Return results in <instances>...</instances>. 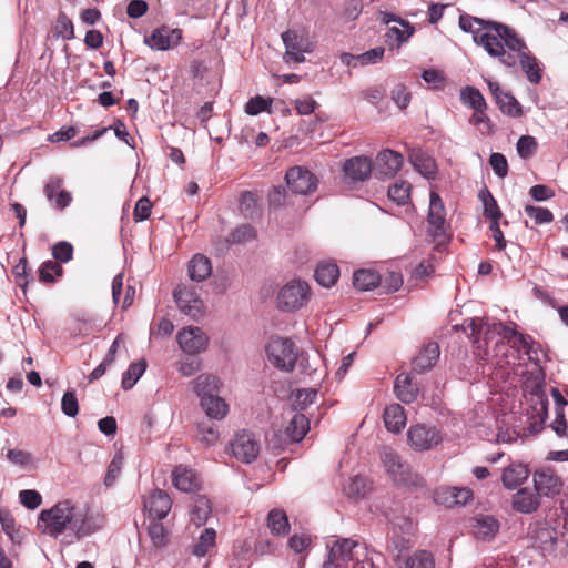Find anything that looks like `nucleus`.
<instances>
[{
	"label": "nucleus",
	"instance_id": "obj_2",
	"mask_svg": "<svg viewBox=\"0 0 568 568\" xmlns=\"http://www.w3.org/2000/svg\"><path fill=\"white\" fill-rule=\"evenodd\" d=\"M505 36L500 48H497V54H493L491 58H497L503 65L509 69L519 64L528 81L532 84H539L542 71L538 59L513 29L509 28Z\"/></svg>",
	"mask_w": 568,
	"mask_h": 568
},
{
	"label": "nucleus",
	"instance_id": "obj_39",
	"mask_svg": "<svg viewBox=\"0 0 568 568\" xmlns=\"http://www.w3.org/2000/svg\"><path fill=\"white\" fill-rule=\"evenodd\" d=\"M308 428V419L306 416L303 414H295L286 427V434L292 440L300 442L304 438Z\"/></svg>",
	"mask_w": 568,
	"mask_h": 568
},
{
	"label": "nucleus",
	"instance_id": "obj_24",
	"mask_svg": "<svg viewBox=\"0 0 568 568\" xmlns=\"http://www.w3.org/2000/svg\"><path fill=\"white\" fill-rule=\"evenodd\" d=\"M172 481L176 489L191 493L200 487V478L196 473L185 466H176L172 474Z\"/></svg>",
	"mask_w": 568,
	"mask_h": 568
},
{
	"label": "nucleus",
	"instance_id": "obj_7",
	"mask_svg": "<svg viewBox=\"0 0 568 568\" xmlns=\"http://www.w3.org/2000/svg\"><path fill=\"white\" fill-rule=\"evenodd\" d=\"M268 361L277 368L292 372L297 359L295 344L283 337H272L266 346Z\"/></svg>",
	"mask_w": 568,
	"mask_h": 568
},
{
	"label": "nucleus",
	"instance_id": "obj_14",
	"mask_svg": "<svg viewBox=\"0 0 568 568\" xmlns=\"http://www.w3.org/2000/svg\"><path fill=\"white\" fill-rule=\"evenodd\" d=\"M176 341L180 348L187 355L202 353L209 345L206 334L200 327L195 326L182 328L176 335Z\"/></svg>",
	"mask_w": 568,
	"mask_h": 568
},
{
	"label": "nucleus",
	"instance_id": "obj_25",
	"mask_svg": "<svg viewBox=\"0 0 568 568\" xmlns=\"http://www.w3.org/2000/svg\"><path fill=\"white\" fill-rule=\"evenodd\" d=\"M220 388L221 381L212 374H200L193 381V389L200 398V403L206 397H213L217 395L220 393Z\"/></svg>",
	"mask_w": 568,
	"mask_h": 568
},
{
	"label": "nucleus",
	"instance_id": "obj_20",
	"mask_svg": "<svg viewBox=\"0 0 568 568\" xmlns=\"http://www.w3.org/2000/svg\"><path fill=\"white\" fill-rule=\"evenodd\" d=\"M144 508L151 517L161 520L170 513L172 508V500L168 493L161 489H155L144 500Z\"/></svg>",
	"mask_w": 568,
	"mask_h": 568
},
{
	"label": "nucleus",
	"instance_id": "obj_18",
	"mask_svg": "<svg viewBox=\"0 0 568 568\" xmlns=\"http://www.w3.org/2000/svg\"><path fill=\"white\" fill-rule=\"evenodd\" d=\"M62 185L63 179L53 175L48 179L43 189L47 200L58 210L68 207L72 202L71 193L62 189Z\"/></svg>",
	"mask_w": 568,
	"mask_h": 568
},
{
	"label": "nucleus",
	"instance_id": "obj_42",
	"mask_svg": "<svg viewBox=\"0 0 568 568\" xmlns=\"http://www.w3.org/2000/svg\"><path fill=\"white\" fill-rule=\"evenodd\" d=\"M215 538L216 532L213 528L204 529L194 545L193 554L197 557H204L215 546Z\"/></svg>",
	"mask_w": 568,
	"mask_h": 568
},
{
	"label": "nucleus",
	"instance_id": "obj_15",
	"mask_svg": "<svg viewBox=\"0 0 568 568\" xmlns=\"http://www.w3.org/2000/svg\"><path fill=\"white\" fill-rule=\"evenodd\" d=\"M534 487L539 497H554L560 493L562 480L554 469L547 467L534 473Z\"/></svg>",
	"mask_w": 568,
	"mask_h": 568
},
{
	"label": "nucleus",
	"instance_id": "obj_46",
	"mask_svg": "<svg viewBox=\"0 0 568 568\" xmlns=\"http://www.w3.org/2000/svg\"><path fill=\"white\" fill-rule=\"evenodd\" d=\"M496 103L503 113L510 116H519L521 114V106L519 102L510 93L505 92L497 97Z\"/></svg>",
	"mask_w": 568,
	"mask_h": 568
},
{
	"label": "nucleus",
	"instance_id": "obj_29",
	"mask_svg": "<svg viewBox=\"0 0 568 568\" xmlns=\"http://www.w3.org/2000/svg\"><path fill=\"white\" fill-rule=\"evenodd\" d=\"M531 538L535 540L542 552L554 551L557 544L556 530L546 524L537 526L531 531Z\"/></svg>",
	"mask_w": 568,
	"mask_h": 568
},
{
	"label": "nucleus",
	"instance_id": "obj_22",
	"mask_svg": "<svg viewBox=\"0 0 568 568\" xmlns=\"http://www.w3.org/2000/svg\"><path fill=\"white\" fill-rule=\"evenodd\" d=\"M473 498V493L469 488L447 487L439 489L435 493L434 499L438 504H444L448 507L455 505H465Z\"/></svg>",
	"mask_w": 568,
	"mask_h": 568
},
{
	"label": "nucleus",
	"instance_id": "obj_51",
	"mask_svg": "<svg viewBox=\"0 0 568 568\" xmlns=\"http://www.w3.org/2000/svg\"><path fill=\"white\" fill-rule=\"evenodd\" d=\"M201 368V359L193 355L183 356L178 363V371L182 376H191Z\"/></svg>",
	"mask_w": 568,
	"mask_h": 568
},
{
	"label": "nucleus",
	"instance_id": "obj_41",
	"mask_svg": "<svg viewBox=\"0 0 568 568\" xmlns=\"http://www.w3.org/2000/svg\"><path fill=\"white\" fill-rule=\"evenodd\" d=\"M145 369L146 362L144 359L131 363L122 376V388L125 390L131 389L143 375Z\"/></svg>",
	"mask_w": 568,
	"mask_h": 568
},
{
	"label": "nucleus",
	"instance_id": "obj_8",
	"mask_svg": "<svg viewBox=\"0 0 568 568\" xmlns=\"http://www.w3.org/2000/svg\"><path fill=\"white\" fill-rule=\"evenodd\" d=\"M428 235L438 244L446 242L449 239L448 229L449 224L446 221L445 205L436 192H430L429 207L427 214Z\"/></svg>",
	"mask_w": 568,
	"mask_h": 568
},
{
	"label": "nucleus",
	"instance_id": "obj_11",
	"mask_svg": "<svg viewBox=\"0 0 568 568\" xmlns=\"http://www.w3.org/2000/svg\"><path fill=\"white\" fill-rule=\"evenodd\" d=\"M231 454L245 464L254 462L260 454V443L254 434L241 430L230 443Z\"/></svg>",
	"mask_w": 568,
	"mask_h": 568
},
{
	"label": "nucleus",
	"instance_id": "obj_37",
	"mask_svg": "<svg viewBox=\"0 0 568 568\" xmlns=\"http://www.w3.org/2000/svg\"><path fill=\"white\" fill-rule=\"evenodd\" d=\"M267 526L273 535H286L290 530L286 513L282 509H272L267 516Z\"/></svg>",
	"mask_w": 568,
	"mask_h": 568
},
{
	"label": "nucleus",
	"instance_id": "obj_34",
	"mask_svg": "<svg viewBox=\"0 0 568 568\" xmlns=\"http://www.w3.org/2000/svg\"><path fill=\"white\" fill-rule=\"evenodd\" d=\"M189 276L192 281L202 282L212 273L211 261L201 254H196L189 263Z\"/></svg>",
	"mask_w": 568,
	"mask_h": 568
},
{
	"label": "nucleus",
	"instance_id": "obj_23",
	"mask_svg": "<svg viewBox=\"0 0 568 568\" xmlns=\"http://www.w3.org/2000/svg\"><path fill=\"white\" fill-rule=\"evenodd\" d=\"M343 171L352 181H365L373 171V164L366 156H354L345 161Z\"/></svg>",
	"mask_w": 568,
	"mask_h": 568
},
{
	"label": "nucleus",
	"instance_id": "obj_55",
	"mask_svg": "<svg viewBox=\"0 0 568 568\" xmlns=\"http://www.w3.org/2000/svg\"><path fill=\"white\" fill-rule=\"evenodd\" d=\"M390 99L400 110H404L408 106L412 94L406 85L397 83L390 91Z\"/></svg>",
	"mask_w": 568,
	"mask_h": 568
},
{
	"label": "nucleus",
	"instance_id": "obj_62",
	"mask_svg": "<svg viewBox=\"0 0 568 568\" xmlns=\"http://www.w3.org/2000/svg\"><path fill=\"white\" fill-rule=\"evenodd\" d=\"M423 80L433 89H442L445 87L446 79L442 71L435 69L424 70L422 73Z\"/></svg>",
	"mask_w": 568,
	"mask_h": 568
},
{
	"label": "nucleus",
	"instance_id": "obj_32",
	"mask_svg": "<svg viewBox=\"0 0 568 568\" xmlns=\"http://www.w3.org/2000/svg\"><path fill=\"white\" fill-rule=\"evenodd\" d=\"M211 513H212L211 501L209 500V498L206 496L197 495L193 498L190 514H191V520L196 526L204 525L207 521Z\"/></svg>",
	"mask_w": 568,
	"mask_h": 568
},
{
	"label": "nucleus",
	"instance_id": "obj_27",
	"mask_svg": "<svg viewBox=\"0 0 568 568\" xmlns=\"http://www.w3.org/2000/svg\"><path fill=\"white\" fill-rule=\"evenodd\" d=\"M440 349L437 343H428L414 358L413 369L417 373H424L432 368L438 361Z\"/></svg>",
	"mask_w": 568,
	"mask_h": 568
},
{
	"label": "nucleus",
	"instance_id": "obj_52",
	"mask_svg": "<svg viewBox=\"0 0 568 568\" xmlns=\"http://www.w3.org/2000/svg\"><path fill=\"white\" fill-rule=\"evenodd\" d=\"M55 34L64 40H72L74 38V27L72 21L64 14L60 13L54 27Z\"/></svg>",
	"mask_w": 568,
	"mask_h": 568
},
{
	"label": "nucleus",
	"instance_id": "obj_53",
	"mask_svg": "<svg viewBox=\"0 0 568 568\" xmlns=\"http://www.w3.org/2000/svg\"><path fill=\"white\" fill-rule=\"evenodd\" d=\"M62 267L53 261L43 262L39 268V278L43 283L54 282L55 275L59 276Z\"/></svg>",
	"mask_w": 568,
	"mask_h": 568
},
{
	"label": "nucleus",
	"instance_id": "obj_28",
	"mask_svg": "<svg viewBox=\"0 0 568 568\" xmlns=\"http://www.w3.org/2000/svg\"><path fill=\"white\" fill-rule=\"evenodd\" d=\"M529 476V469L521 463H513L503 470L501 480L507 489L521 485Z\"/></svg>",
	"mask_w": 568,
	"mask_h": 568
},
{
	"label": "nucleus",
	"instance_id": "obj_60",
	"mask_svg": "<svg viewBox=\"0 0 568 568\" xmlns=\"http://www.w3.org/2000/svg\"><path fill=\"white\" fill-rule=\"evenodd\" d=\"M537 150V141L531 135H523L517 142V152L520 158L528 159Z\"/></svg>",
	"mask_w": 568,
	"mask_h": 568
},
{
	"label": "nucleus",
	"instance_id": "obj_21",
	"mask_svg": "<svg viewBox=\"0 0 568 568\" xmlns=\"http://www.w3.org/2000/svg\"><path fill=\"white\" fill-rule=\"evenodd\" d=\"M513 509L520 514H532L540 506V497L529 488H520L513 495Z\"/></svg>",
	"mask_w": 568,
	"mask_h": 568
},
{
	"label": "nucleus",
	"instance_id": "obj_44",
	"mask_svg": "<svg viewBox=\"0 0 568 568\" xmlns=\"http://www.w3.org/2000/svg\"><path fill=\"white\" fill-rule=\"evenodd\" d=\"M388 197L397 203L404 205L410 197V184L406 181H397L388 189Z\"/></svg>",
	"mask_w": 568,
	"mask_h": 568
},
{
	"label": "nucleus",
	"instance_id": "obj_26",
	"mask_svg": "<svg viewBox=\"0 0 568 568\" xmlns=\"http://www.w3.org/2000/svg\"><path fill=\"white\" fill-rule=\"evenodd\" d=\"M394 392L400 402L409 404L417 398L419 390L409 374L400 373L395 379Z\"/></svg>",
	"mask_w": 568,
	"mask_h": 568
},
{
	"label": "nucleus",
	"instance_id": "obj_12",
	"mask_svg": "<svg viewBox=\"0 0 568 568\" xmlns=\"http://www.w3.org/2000/svg\"><path fill=\"white\" fill-rule=\"evenodd\" d=\"M407 437L410 447L417 452L429 450L443 440L440 432L436 427L423 424L410 426Z\"/></svg>",
	"mask_w": 568,
	"mask_h": 568
},
{
	"label": "nucleus",
	"instance_id": "obj_59",
	"mask_svg": "<svg viewBox=\"0 0 568 568\" xmlns=\"http://www.w3.org/2000/svg\"><path fill=\"white\" fill-rule=\"evenodd\" d=\"M272 99H265L261 95L251 98L245 104V112L250 115H257L263 111H268Z\"/></svg>",
	"mask_w": 568,
	"mask_h": 568
},
{
	"label": "nucleus",
	"instance_id": "obj_36",
	"mask_svg": "<svg viewBox=\"0 0 568 568\" xmlns=\"http://www.w3.org/2000/svg\"><path fill=\"white\" fill-rule=\"evenodd\" d=\"M381 276L372 270H358L353 275V283L359 291H371L378 286Z\"/></svg>",
	"mask_w": 568,
	"mask_h": 568
},
{
	"label": "nucleus",
	"instance_id": "obj_6",
	"mask_svg": "<svg viewBox=\"0 0 568 568\" xmlns=\"http://www.w3.org/2000/svg\"><path fill=\"white\" fill-rule=\"evenodd\" d=\"M311 298V288L307 282L302 280H291L284 284L277 292V308L292 313L304 307Z\"/></svg>",
	"mask_w": 568,
	"mask_h": 568
},
{
	"label": "nucleus",
	"instance_id": "obj_16",
	"mask_svg": "<svg viewBox=\"0 0 568 568\" xmlns=\"http://www.w3.org/2000/svg\"><path fill=\"white\" fill-rule=\"evenodd\" d=\"M181 40V29L161 27L153 30L149 37H145L144 42L153 50L165 51L173 47H176Z\"/></svg>",
	"mask_w": 568,
	"mask_h": 568
},
{
	"label": "nucleus",
	"instance_id": "obj_56",
	"mask_svg": "<svg viewBox=\"0 0 568 568\" xmlns=\"http://www.w3.org/2000/svg\"><path fill=\"white\" fill-rule=\"evenodd\" d=\"M257 197L253 192L245 191L240 196V210L245 217H252L256 213Z\"/></svg>",
	"mask_w": 568,
	"mask_h": 568
},
{
	"label": "nucleus",
	"instance_id": "obj_63",
	"mask_svg": "<svg viewBox=\"0 0 568 568\" xmlns=\"http://www.w3.org/2000/svg\"><path fill=\"white\" fill-rule=\"evenodd\" d=\"M20 503L28 509H36L42 503L40 493L33 489H24L19 493Z\"/></svg>",
	"mask_w": 568,
	"mask_h": 568
},
{
	"label": "nucleus",
	"instance_id": "obj_3",
	"mask_svg": "<svg viewBox=\"0 0 568 568\" xmlns=\"http://www.w3.org/2000/svg\"><path fill=\"white\" fill-rule=\"evenodd\" d=\"M458 24L464 32L471 33L474 42L483 47L490 57L497 54V48H500L509 29L504 23L468 14H460Z\"/></svg>",
	"mask_w": 568,
	"mask_h": 568
},
{
	"label": "nucleus",
	"instance_id": "obj_35",
	"mask_svg": "<svg viewBox=\"0 0 568 568\" xmlns=\"http://www.w3.org/2000/svg\"><path fill=\"white\" fill-rule=\"evenodd\" d=\"M339 277V268L335 263H320L315 270L316 282L326 288L334 286Z\"/></svg>",
	"mask_w": 568,
	"mask_h": 568
},
{
	"label": "nucleus",
	"instance_id": "obj_50",
	"mask_svg": "<svg viewBox=\"0 0 568 568\" xmlns=\"http://www.w3.org/2000/svg\"><path fill=\"white\" fill-rule=\"evenodd\" d=\"M367 490H368L367 480L359 475L351 477L347 485L344 487V491L348 497L365 496Z\"/></svg>",
	"mask_w": 568,
	"mask_h": 568
},
{
	"label": "nucleus",
	"instance_id": "obj_43",
	"mask_svg": "<svg viewBox=\"0 0 568 568\" xmlns=\"http://www.w3.org/2000/svg\"><path fill=\"white\" fill-rule=\"evenodd\" d=\"M405 568H435L434 556L427 550H417L407 558Z\"/></svg>",
	"mask_w": 568,
	"mask_h": 568
},
{
	"label": "nucleus",
	"instance_id": "obj_48",
	"mask_svg": "<svg viewBox=\"0 0 568 568\" xmlns=\"http://www.w3.org/2000/svg\"><path fill=\"white\" fill-rule=\"evenodd\" d=\"M317 390L315 388L298 389L293 395L294 409H306L316 398Z\"/></svg>",
	"mask_w": 568,
	"mask_h": 568
},
{
	"label": "nucleus",
	"instance_id": "obj_64",
	"mask_svg": "<svg viewBox=\"0 0 568 568\" xmlns=\"http://www.w3.org/2000/svg\"><path fill=\"white\" fill-rule=\"evenodd\" d=\"M489 164L498 178H505L508 173V163L504 154L495 152L489 158Z\"/></svg>",
	"mask_w": 568,
	"mask_h": 568
},
{
	"label": "nucleus",
	"instance_id": "obj_4",
	"mask_svg": "<svg viewBox=\"0 0 568 568\" xmlns=\"http://www.w3.org/2000/svg\"><path fill=\"white\" fill-rule=\"evenodd\" d=\"M373 568L367 558L365 545L351 538L336 540L329 548L328 560L324 568Z\"/></svg>",
	"mask_w": 568,
	"mask_h": 568
},
{
	"label": "nucleus",
	"instance_id": "obj_47",
	"mask_svg": "<svg viewBox=\"0 0 568 568\" xmlns=\"http://www.w3.org/2000/svg\"><path fill=\"white\" fill-rule=\"evenodd\" d=\"M148 535L153 546L156 548L164 547L168 542V531L163 524L159 523L158 519L150 523L148 527Z\"/></svg>",
	"mask_w": 568,
	"mask_h": 568
},
{
	"label": "nucleus",
	"instance_id": "obj_58",
	"mask_svg": "<svg viewBox=\"0 0 568 568\" xmlns=\"http://www.w3.org/2000/svg\"><path fill=\"white\" fill-rule=\"evenodd\" d=\"M525 212L529 217L534 219L536 224H546L554 220L552 213L545 207L526 205Z\"/></svg>",
	"mask_w": 568,
	"mask_h": 568
},
{
	"label": "nucleus",
	"instance_id": "obj_57",
	"mask_svg": "<svg viewBox=\"0 0 568 568\" xmlns=\"http://www.w3.org/2000/svg\"><path fill=\"white\" fill-rule=\"evenodd\" d=\"M61 410L68 417H75L79 413V403L74 390H67L61 399Z\"/></svg>",
	"mask_w": 568,
	"mask_h": 568
},
{
	"label": "nucleus",
	"instance_id": "obj_45",
	"mask_svg": "<svg viewBox=\"0 0 568 568\" xmlns=\"http://www.w3.org/2000/svg\"><path fill=\"white\" fill-rule=\"evenodd\" d=\"M479 199L483 202L485 216L490 219L491 222L499 221L501 217V212L491 193L488 190H483L479 192Z\"/></svg>",
	"mask_w": 568,
	"mask_h": 568
},
{
	"label": "nucleus",
	"instance_id": "obj_9",
	"mask_svg": "<svg viewBox=\"0 0 568 568\" xmlns=\"http://www.w3.org/2000/svg\"><path fill=\"white\" fill-rule=\"evenodd\" d=\"M282 39L285 45L283 59L286 63H302L305 61V53L313 51V43L303 30H287L282 33Z\"/></svg>",
	"mask_w": 568,
	"mask_h": 568
},
{
	"label": "nucleus",
	"instance_id": "obj_38",
	"mask_svg": "<svg viewBox=\"0 0 568 568\" xmlns=\"http://www.w3.org/2000/svg\"><path fill=\"white\" fill-rule=\"evenodd\" d=\"M382 21L386 24L390 23L392 21H396L403 27V29H399L397 27H393L389 29L390 32L396 34V38L399 43L407 41L413 36V33L415 31L414 27H412L407 21L403 20L402 18L396 17L393 13L383 12Z\"/></svg>",
	"mask_w": 568,
	"mask_h": 568
},
{
	"label": "nucleus",
	"instance_id": "obj_1",
	"mask_svg": "<svg viewBox=\"0 0 568 568\" xmlns=\"http://www.w3.org/2000/svg\"><path fill=\"white\" fill-rule=\"evenodd\" d=\"M102 525V517L91 513L87 506L70 500L59 501L50 509L42 510L38 518V528L53 538L70 531L81 539L99 530Z\"/></svg>",
	"mask_w": 568,
	"mask_h": 568
},
{
	"label": "nucleus",
	"instance_id": "obj_40",
	"mask_svg": "<svg viewBox=\"0 0 568 568\" xmlns=\"http://www.w3.org/2000/svg\"><path fill=\"white\" fill-rule=\"evenodd\" d=\"M460 100L465 105L474 109L477 112L485 111L486 101L480 91L474 87H466L460 92Z\"/></svg>",
	"mask_w": 568,
	"mask_h": 568
},
{
	"label": "nucleus",
	"instance_id": "obj_5",
	"mask_svg": "<svg viewBox=\"0 0 568 568\" xmlns=\"http://www.w3.org/2000/svg\"><path fill=\"white\" fill-rule=\"evenodd\" d=\"M467 327L470 329L469 338L479 351L483 349L484 355H488L486 347L494 337L501 336V338L510 342V334H515V328L508 327L503 323L490 324L479 317L470 318Z\"/></svg>",
	"mask_w": 568,
	"mask_h": 568
},
{
	"label": "nucleus",
	"instance_id": "obj_17",
	"mask_svg": "<svg viewBox=\"0 0 568 568\" xmlns=\"http://www.w3.org/2000/svg\"><path fill=\"white\" fill-rule=\"evenodd\" d=\"M403 161L400 153L386 149L377 154L373 170L379 178H393L402 168Z\"/></svg>",
	"mask_w": 568,
	"mask_h": 568
},
{
	"label": "nucleus",
	"instance_id": "obj_49",
	"mask_svg": "<svg viewBox=\"0 0 568 568\" xmlns=\"http://www.w3.org/2000/svg\"><path fill=\"white\" fill-rule=\"evenodd\" d=\"M196 438L200 443L210 447L217 443L220 434L215 426L203 423L197 426Z\"/></svg>",
	"mask_w": 568,
	"mask_h": 568
},
{
	"label": "nucleus",
	"instance_id": "obj_10",
	"mask_svg": "<svg viewBox=\"0 0 568 568\" xmlns=\"http://www.w3.org/2000/svg\"><path fill=\"white\" fill-rule=\"evenodd\" d=\"M381 459L394 481L408 486L418 483V476L413 474L408 464L403 463L400 456L389 447L381 450Z\"/></svg>",
	"mask_w": 568,
	"mask_h": 568
},
{
	"label": "nucleus",
	"instance_id": "obj_61",
	"mask_svg": "<svg viewBox=\"0 0 568 568\" xmlns=\"http://www.w3.org/2000/svg\"><path fill=\"white\" fill-rule=\"evenodd\" d=\"M412 163L415 169L427 179L435 174V163L430 158L415 155L412 158Z\"/></svg>",
	"mask_w": 568,
	"mask_h": 568
},
{
	"label": "nucleus",
	"instance_id": "obj_54",
	"mask_svg": "<svg viewBox=\"0 0 568 568\" xmlns=\"http://www.w3.org/2000/svg\"><path fill=\"white\" fill-rule=\"evenodd\" d=\"M123 462L124 458L122 453L119 452L113 456L111 463L109 464L108 471L104 478V484L106 486H112L115 483L121 473Z\"/></svg>",
	"mask_w": 568,
	"mask_h": 568
},
{
	"label": "nucleus",
	"instance_id": "obj_33",
	"mask_svg": "<svg viewBox=\"0 0 568 568\" xmlns=\"http://www.w3.org/2000/svg\"><path fill=\"white\" fill-rule=\"evenodd\" d=\"M499 529V524L493 516H479L475 519L474 535L477 539L490 540Z\"/></svg>",
	"mask_w": 568,
	"mask_h": 568
},
{
	"label": "nucleus",
	"instance_id": "obj_13",
	"mask_svg": "<svg viewBox=\"0 0 568 568\" xmlns=\"http://www.w3.org/2000/svg\"><path fill=\"white\" fill-rule=\"evenodd\" d=\"M285 180L293 193L306 195L317 187L316 176L306 168L293 166L286 171Z\"/></svg>",
	"mask_w": 568,
	"mask_h": 568
},
{
	"label": "nucleus",
	"instance_id": "obj_31",
	"mask_svg": "<svg viewBox=\"0 0 568 568\" xmlns=\"http://www.w3.org/2000/svg\"><path fill=\"white\" fill-rule=\"evenodd\" d=\"M384 423L388 430L393 433L400 432L406 425V415L399 404H392L384 410Z\"/></svg>",
	"mask_w": 568,
	"mask_h": 568
},
{
	"label": "nucleus",
	"instance_id": "obj_30",
	"mask_svg": "<svg viewBox=\"0 0 568 568\" xmlns=\"http://www.w3.org/2000/svg\"><path fill=\"white\" fill-rule=\"evenodd\" d=\"M200 405L205 412L206 416L215 420L224 419L230 410L229 404L222 397H220L219 394L213 397H206L205 399H202Z\"/></svg>",
	"mask_w": 568,
	"mask_h": 568
},
{
	"label": "nucleus",
	"instance_id": "obj_19",
	"mask_svg": "<svg viewBox=\"0 0 568 568\" xmlns=\"http://www.w3.org/2000/svg\"><path fill=\"white\" fill-rule=\"evenodd\" d=\"M175 302L185 315L197 318L202 314L203 303L196 293L186 286H178L174 291Z\"/></svg>",
	"mask_w": 568,
	"mask_h": 568
}]
</instances>
